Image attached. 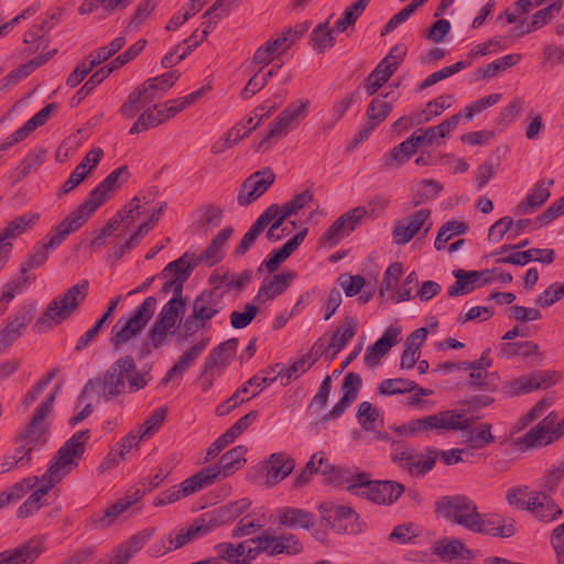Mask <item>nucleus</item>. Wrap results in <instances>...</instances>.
<instances>
[{"label": "nucleus", "instance_id": "obj_1", "mask_svg": "<svg viewBox=\"0 0 564 564\" xmlns=\"http://www.w3.org/2000/svg\"><path fill=\"white\" fill-rule=\"evenodd\" d=\"M445 520L482 535L507 539L516 534V521L498 513H480L473 499L465 495L442 496L434 505Z\"/></svg>", "mask_w": 564, "mask_h": 564}, {"label": "nucleus", "instance_id": "obj_2", "mask_svg": "<svg viewBox=\"0 0 564 564\" xmlns=\"http://www.w3.org/2000/svg\"><path fill=\"white\" fill-rule=\"evenodd\" d=\"M88 280H80L67 289L63 294L54 297L36 319L34 328L41 333L46 328L55 327L66 321L77 310L88 295Z\"/></svg>", "mask_w": 564, "mask_h": 564}, {"label": "nucleus", "instance_id": "obj_3", "mask_svg": "<svg viewBox=\"0 0 564 564\" xmlns=\"http://www.w3.org/2000/svg\"><path fill=\"white\" fill-rule=\"evenodd\" d=\"M90 438L89 430L75 432L56 452L54 462L43 474L44 479L57 484L64 476L75 469L86 452V444Z\"/></svg>", "mask_w": 564, "mask_h": 564}, {"label": "nucleus", "instance_id": "obj_4", "mask_svg": "<svg viewBox=\"0 0 564 564\" xmlns=\"http://www.w3.org/2000/svg\"><path fill=\"white\" fill-rule=\"evenodd\" d=\"M346 490L376 505L391 506L405 492V487L394 480H371L369 473L357 471L355 482L346 486Z\"/></svg>", "mask_w": 564, "mask_h": 564}, {"label": "nucleus", "instance_id": "obj_5", "mask_svg": "<svg viewBox=\"0 0 564 564\" xmlns=\"http://www.w3.org/2000/svg\"><path fill=\"white\" fill-rule=\"evenodd\" d=\"M135 369V362L131 356H124L116 360L105 372L104 379L91 378L84 386L78 400L82 402L88 394L102 390L105 400H111L120 395L126 387L124 379Z\"/></svg>", "mask_w": 564, "mask_h": 564}, {"label": "nucleus", "instance_id": "obj_6", "mask_svg": "<svg viewBox=\"0 0 564 564\" xmlns=\"http://www.w3.org/2000/svg\"><path fill=\"white\" fill-rule=\"evenodd\" d=\"M156 299L148 296L140 305L129 312L127 316H121L110 332L109 341L113 348L118 349L137 337L154 315Z\"/></svg>", "mask_w": 564, "mask_h": 564}, {"label": "nucleus", "instance_id": "obj_7", "mask_svg": "<svg viewBox=\"0 0 564 564\" xmlns=\"http://www.w3.org/2000/svg\"><path fill=\"white\" fill-rule=\"evenodd\" d=\"M473 419L455 410L440 411L437 413L412 420L408 423L409 435L420 432L434 431L442 435L448 431H463L473 425Z\"/></svg>", "mask_w": 564, "mask_h": 564}, {"label": "nucleus", "instance_id": "obj_8", "mask_svg": "<svg viewBox=\"0 0 564 564\" xmlns=\"http://www.w3.org/2000/svg\"><path fill=\"white\" fill-rule=\"evenodd\" d=\"M74 232L64 220L53 226L42 240L35 242L28 253L26 260L22 262L20 267L22 278L28 276V271L42 267L47 261L50 252L57 249Z\"/></svg>", "mask_w": 564, "mask_h": 564}, {"label": "nucleus", "instance_id": "obj_9", "mask_svg": "<svg viewBox=\"0 0 564 564\" xmlns=\"http://www.w3.org/2000/svg\"><path fill=\"white\" fill-rule=\"evenodd\" d=\"M308 100H295L283 109L279 116L269 124L264 137L254 147L256 151H267L272 147V141L288 134L299 123V118L305 116Z\"/></svg>", "mask_w": 564, "mask_h": 564}, {"label": "nucleus", "instance_id": "obj_10", "mask_svg": "<svg viewBox=\"0 0 564 564\" xmlns=\"http://www.w3.org/2000/svg\"><path fill=\"white\" fill-rule=\"evenodd\" d=\"M561 380L562 375L556 370H535L502 382L499 390L505 397L513 398L535 390L551 388Z\"/></svg>", "mask_w": 564, "mask_h": 564}, {"label": "nucleus", "instance_id": "obj_11", "mask_svg": "<svg viewBox=\"0 0 564 564\" xmlns=\"http://www.w3.org/2000/svg\"><path fill=\"white\" fill-rule=\"evenodd\" d=\"M59 386H56L54 391L50 393L45 401L42 402L35 410L34 415L32 416L29 424L19 435L21 441H25L24 445H21L15 448L14 455L22 456L29 446L33 448V446L37 444H43L45 442L44 433L45 429L41 427L40 424L46 419V416L51 413L53 409V403L55 401V395Z\"/></svg>", "mask_w": 564, "mask_h": 564}, {"label": "nucleus", "instance_id": "obj_12", "mask_svg": "<svg viewBox=\"0 0 564 564\" xmlns=\"http://www.w3.org/2000/svg\"><path fill=\"white\" fill-rule=\"evenodd\" d=\"M110 194L111 193L99 182L89 192L87 199L75 210L69 213L63 220L76 232L86 224L90 216L108 200Z\"/></svg>", "mask_w": 564, "mask_h": 564}, {"label": "nucleus", "instance_id": "obj_13", "mask_svg": "<svg viewBox=\"0 0 564 564\" xmlns=\"http://www.w3.org/2000/svg\"><path fill=\"white\" fill-rule=\"evenodd\" d=\"M430 217L431 210L422 208L399 220L392 230L394 243L406 245L421 229H423L422 236H425L433 225Z\"/></svg>", "mask_w": 564, "mask_h": 564}, {"label": "nucleus", "instance_id": "obj_14", "mask_svg": "<svg viewBox=\"0 0 564 564\" xmlns=\"http://www.w3.org/2000/svg\"><path fill=\"white\" fill-rule=\"evenodd\" d=\"M367 209L364 206L355 207L339 216L322 235L319 241L324 245L335 246L344 237L352 232L366 217Z\"/></svg>", "mask_w": 564, "mask_h": 564}, {"label": "nucleus", "instance_id": "obj_15", "mask_svg": "<svg viewBox=\"0 0 564 564\" xmlns=\"http://www.w3.org/2000/svg\"><path fill=\"white\" fill-rule=\"evenodd\" d=\"M275 175L271 169H263L248 176L239 187L237 203L239 206L247 207L274 183Z\"/></svg>", "mask_w": 564, "mask_h": 564}, {"label": "nucleus", "instance_id": "obj_16", "mask_svg": "<svg viewBox=\"0 0 564 564\" xmlns=\"http://www.w3.org/2000/svg\"><path fill=\"white\" fill-rule=\"evenodd\" d=\"M143 486L145 485L143 484ZM147 492L150 491L148 490V487H144L142 489L138 488L132 494L126 495L109 506L106 510L93 514L88 520V525L90 529H106L110 527L122 512L137 503Z\"/></svg>", "mask_w": 564, "mask_h": 564}, {"label": "nucleus", "instance_id": "obj_17", "mask_svg": "<svg viewBox=\"0 0 564 564\" xmlns=\"http://www.w3.org/2000/svg\"><path fill=\"white\" fill-rule=\"evenodd\" d=\"M143 486L145 485L143 484ZM147 492L150 491L148 490V487H144L142 489L138 488L132 494L126 495L109 506L106 510L93 514L88 520V525L90 529H106L110 527L122 512L137 503Z\"/></svg>", "mask_w": 564, "mask_h": 564}, {"label": "nucleus", "instance_id": "obj_18", "mask_svg": "<svg viewBox=\"0 0 564 564\" xmlns=\"http://www.w3.org/2000/svg\"><path fill=\"white\" fill-rule=\"evenodd\" d=\"M495 271H497V269H486L481 271H465L463 269L454 270L453 275L456 281L447 289L448 296L455 297L459 295H466L474 291L476 288L490 283L494 280L492 273Z\"/></svg>", "mask_w": 564, "mask_h": 564}, {"label": "nucleus", "instance_id": "obj_19", "mask_svg": "<svg viewBox=\"0 0 564 564\" xmlns=\"http://www.w3.org/2000/svg\"><path fill=\"white\" fill-rule=\"evenodd\" d=\"M438 458V449L427 447L425 453L415 454L412 451H402L392 458L394 463L408 470L411 475H426L430 473Z\"/></svg>", "mask_w": 564, "mask_h": 564}, {"label": "nucleus", "instance_id": "obj_20", "mask_svg": "<svg viewBox=\"0 0 564 564\" xmlns=\"http://www.w3.org/2000/svg\"><path fill=\"white\" fill-rule=\"evenodd\" d=\"M35 313L33 304L23 305L12 317L8 318L6 326L0 330V352H3L15 339H18Z\"/></svg>", "mask_w": 564, "mask_h": 564}, {"label": "nucleus", "instance_id": "obj_21", "mask_svg": "<svg viewBox=\"0 0 564 564\" xmlns=\"http://www.w3.org/2000/svg\"><path fill=\"white\" fill-rule=\"evenodd\" d=\"M216 529V524L210 514L204 513L199 518L195 519L189 527L181 529L175 538L169 539L170 545L166 550L171 551L181 549L193 541L208 535Z\"/></svg>", "mask_w": 564, "mask_h": 564}, {"label": "nucleus", "instance_id": "obj_22", "mask_svg": "<svg viewBox=\"0 0 564 564\" xmlns=\"http://www.w3.org/2000/svg\"><path fill=\"white\" fill-rule=\"evenodd\" d=\"M558 415L555 411L550 412L538 425L532 427L522 437L517 438L516 443L521 448H534L549 445L554 441H549V435L556 431Z\"/></svg>", "mask_w": 564, "mask_h": 564}, {"label": "nucleus", "instance_id": "obj_23", "mask_svg": "<svg viewBox=\"0 0 564 564\" xmlns=\"http://www.w3.org/2000/svg\"><path fill=\"white\" fill-rule=\"evenodd\" d=\"M44 550L42 538L33 536L17 547L0 552V564H33Z\"/></svg>", "mask_w": 564, "mask_h": 564}, {"label": "nucleus", "instance_id": "obj_24", "mask_svg": "<svg viewBox=\"0 0 564 564\" xmlns=\"http://www.w3.org/2000/svg\"><path fill=\"white\" fill-rule=\"evenodd\" d=\"M246 446L237 445L221 455L217 463L207 466L206 468L212 475L213 480L215 481L219 478H226L241 469L246 464Z\"/></svg>", "mask_w": 564, "mask_h": 564}, {"label": "nucleus", "instance_id": "obj_25", "mask_svg": "<svg viewBox=\"0 0 564 564\" xmlns=\"http://www.w3.org/2000/svg\"><path fill=\"white\" fill-rule=\"evenodd\" d=\"M224 293L205 290L193 302V317L199 322H208L224 308Z\"/></svg>", "mask_w": 564, "mask_h": 564}, {"label": "nucleus", "instance_id": "obj_26", "mask_svg": "<svg viewBox=\"0 0 564 564\" xmlns=\"http://www.w3.org/2000/svg\"><path fill=\"white\" fill-rule=\"evenodd\" d=\"M295 468V460L286 453H273L263 462L262 469L265 471V482L273 486L285 479Z\"/></svg>", "mask_w": 564, "mask_h": 564}, {"label": "nucleus", "instance_id": "obj_27", "mask_svg": "<svg viewBox=\"0 0 564 564\" xmlns=\"http://www.w3.org/2000/svg\"><path fill=\"white\" fill-rule=\"evenodd\" d=\"M401 329L398 326H389L380 338L366 349L364 361L368 367H376L380 359L389 352L400 340Z\"/></svg>", "mask_w": 564, "mask_h": 564}, {"label": "nucleus", "instance_id": "obj_28", "mask_svg": "<svg viewBox=\"0 0 564 564\" xmlns=\"http://www.w3.org/2000/svg\"><path fill=\"white\" fill-rule=\"evenodd\" d=\"M297 273L293 270L282 271L270 279H265L260 286L258 294L253 299L257 303H264L267 300H273L284 293L296 278Z\"/></svg>", "mask_w": 564, "mask_h": 564}, {"label": "nucleus", "instance_id": "obj_29", "mask_svg": "<svg viewBox=\"0 0 564 564\" xmlns=\"http://www.w3.org/2000/svg\"><path fill=\"white\" fill-rule=\"evenodd\" d=\"M330 528L339 534H358L365 530L366 523L360 520L358 513L352 508L348 506H337L335 507Z\"/></svg>", "mask_w": 564, "mask_h": 564}, {"label": "nucleus", "instance_id": "obj_30", "mask_svg": "<svg viewBox=\"0 0 564 564\" xmlns=\"http://www.w3.org/2000/svg\"><path fill=\"white\" fill-rule=\"evenodd\" d=\"M238 344L237 338H230L213 348L204 362L205 372H213L215 370L221 375L235 356Z\"/></svg>", "mask_w": 564, "mask_h": 564}, {"label": "nucleus", "instance_id": "obj_31", "mask_svg": "<svg viewBox=\"0 0 564 564\" xmlns=\"http://www.w3.org/2000/svg\"><path fill=\"white\" fill-rule=\"evenodd\" d=\"M530 501H534L531 506L533 509H527L540 521L551 522L562 514V509L554 502L550 495L542 491H532Z\"/></svg>", "mask_w": 564, "mask_h": 564}, {"label": "nucleus", "instance_id": "obj_32", "mask_svg": "<svg viewBox=\"0 0 564 564\" xmlns=\"http://www.w3.org/2000/svg\"><path fill=\"white\" fill-rule=\"evenodd\" d=\"M554 184L553 180L547 181V185L544 181L536 182L531 188L527 197L521 200L516 207L517 215H529L540 206H542L550 197V186Z\"/></svg>", "mask_w": 564, "mask_h": 564}, {"label": "nucleus", "instance_id": "obj_33", "mask_svg": "<svg viewBox=\"0 0 564 564\" xmlns=\"http://www.w3.org/2000/svg\"><path fill=\"white\" fill-rule=\"evenodd\" d=\"M554 259L555 252L553 249L532 248L525 251L512 252L507 257L499 258L497 262L513 265H525L530 261H538L544 264H550Z\"/></svg>", "mask_w": 564, "mask_h": 564}, {"label": "nucleus", "instance_id": "obj_34", "mask_svg": "<svg viewBox=\"0 0 564 564\" xmlns=\"http://www.w3.org/2000/svg\"><path fill=\"white\" fill-rule=\"evenodd\" d=\"M314 514L305 509L282 507L276 510V522L285 528H301L310 530L313 525Z\"/></svg>", "mask_w": 564, "mask_h": 564}, {"label": "nucleus", "instance_id": "obj_35", "mask_svg": "<svg viewBox=\"0 0 564 564\" xmlns=\"http://www.w3.org/2000/svg\"><path fill=\"white\" fill-rule=\"evenodd\" d=\"M56 50L48 51L41 54L29 62L24 63L20 67L9 72L1 80V89H6L10 86L18 84L20 80L26 78L36 68L47 63L55 54Z\"/></svg>", "mask_w": 564, "mask_h": 564}, {"label": "nucleus", "instance_id": "obj_36", "mask_svg": "<svg viewBox=\"0 0 564 564\" xmlns=\"http://www.w3.org/2000/svg\"><path fill=\"white\" fill-rule=\"evenodd\" d=\"M209 343V338H203L194 346H192L188 350L184 351L178 360L171 367V369L166 372L163 378V383L169 382L175 377H182L184 372L193 365V362L199 357V355L205 350Z\"/></svg>", "mask_w": 564, "mask_h": 564}, {"label": "nucleus", "instance_id": "obj_37", "mask_svg": "<svg viewBox=\"0 0 564 564\" xmlns=\"http://www.w3.org/2000/svg\"><path fill=\"white\" fill-rule=\"evenodd\" d=\"M258 126V122H253V118L250 117L246 121H241L234 126L224 138L218 140L213 147L212 152L219 154L225 152L227 149L234 147L238 141L247 137Z\"/></svg>", "mask_w": 564, "mask_h": 564}, {"label": "nucleus", "instance_id": "obj_38", "mask_svg": "<svg viewBox=\"0 0 564 564\" xmlns=\"http://www.w3.org/2000/svg\"><path fill=\"white\" fill-rule=\"evenodd\" d=\"M234 234V228L228 226L221 229L217 236L212 239L210 243L207 248L200 253L198 261L205 262L207 265L212 267L220 262L225 252L223 250L224 246L228 241V239Z\"/></svg>", "mask_w": 564, "mask_h": 564}, {"label": "nucleus", "instance_id": "obj_39", "mask_svg": "<svg viewBox=\"0 0 564 564\" xmlns=\"http://www.w3.org/2000/svg\"><path fill=\"white\" fill-rule=\"evenodd\" d=\"M39 219V213H24L13 218L3 229L0 230V240L9 241L21 236L26 230L31 229Z\"/></svg>", "mask_w": 564, "mask_h": 564}, {"label": "nucleus", "instance_id": "obj_40", "mask_svg": "<svg viewBox=\"0 0 564 564\" xmlns=\"http://www.w3.org/2000/svg\"><path fill=\"white\" fill-rule=\"evenodd\" d=\"M433 553L440 556L443 561L448 562L462 555L465 560L473 558L471 550L465 547L464 543L458 539H444L434 543Z\"/></svg>", "mask_w": 564, "mask_h": 564}, {"label": "nucleus", "instance_id": "obj_41", "mask_svg": "<svg viewBox=\"0 0 564 564\" xmlns=\"http://www.w3.org/2000/svg\"><path fill=\"white\" fill-rule=\"evenodd\" d=\"M269 539L272 542H268L269 555H278L285 553L289 555H296L303 551V545L297 536L293 533H282L278 536H273L269 533Z\"/></svg>", "mask_w": 564, "mask_h": 564}, {"label": "nucleus", "instance_id": "obj_42", "mask_svg": "<svg viewBox=\"0 0 564 564\" xmlns=\"http://www.w3.org/2000/svg\"><path fill=\"white\" fill-rule=\"evenodd\" d=\"M356 333V324L352 317H346L343 325L336 329L328 345V350H333L332 354H326L327 360H333L335 356L347 345V343L354 337Z\"/></svg>", "mask_w": 564, "mask_h": 564}, {"label": "nucleus", "instance_id": "obj_43", "mask_svg": "<svg viewBox=\"0 0 564 564\" xmlns=\"http://www.w3.org/2000/svg\"><path fill=\"white\" fill-rule=\"evenodd\" d=\"M155 96H151L140 85L128 96L119 112L123 118L130 119L138 115L142 107L152 104Z\"/></svg>", "mask_w": 564, "mask_h": 564}, {"label": "nucleus", "instance_id": "obj_44", "mask_svg": "<svg viewBox=\"0 0 564 564\" xmlns=\"http://www.w3.org/2000/svg\"><path fill=\"white\" fill-rule=\"evenodd\" d=\"M269 214H260L234 250L235 257L245 256L254 245L259 235L269 226Z\"/></svg>", "mask_w": 564, "mask_h": 564}, {"label": "nucleus", "instance_id": "obj_45", "mask_svg": "<svg viewBox=\"0 0 564 564\" xmlns=\"http://www.w3.org/2000/svg\"><path fill=\"white\" fill-rule=\"evenodd\" d=\"M356 417L360 426L368 432L383 426V414L380 409L375 408L369 401H362L357 406Z\"/></svg>", "mask_w": 564, "mask_h": 564}, {"label": "nucleus", "instance_id": "obj_46", "mask_svg": "<svg viewBox=\"0 0 564 564\" xmlns=\"http://www.w3.org/2000/svg\"><path fill=\"white\" fill-rule=\"evenodd\" d=\"M465 434L466 445L475 451L482 449L487 445L495 443L496 438L491 433V424L481 423L478 426L471 429V425L467 430H463Z\"/></svg>", "mask_w": 564, "mask_h": 564}, {"label": "nucleus", "instance_id": "obj_47", "mask_svg": "<svg viewBox=\"0 0 564 564\" xmlns=\"http://www.w3.org/2000/svg\"><path fill=\"white\" fill-rule=\"evenodd\" d=\"M284 365L283 364H275L273 366L267 367L265 369L261 370L259 373L252 376L250 379H248L243 386L249 389V387H254L258 390H254L252 392L251 398L257 397L262 390L271 386L276 378L283 372Z\"/></svg>", "mask_w": 564, "mask_h": 564}, {"label": "nucleus", "instance_id": "obj_48", "mask_svg": "<svg viewBox=\"0 0 564 564\" xmlns=\"http://www.w3.org/2000/svg\"><path fill=\"white\" fill-rule=\"evenodd\" d=\"M251 501L243 498L231 502L227 506L215 509L213 512H208L216 524V528L219 525L232 521L239 516H241L245 511L250 507Z\"/></svg>", "mask_w": 564, "mask_h": 564}, {"label": "nucleus", "instance_id": "obj_49", "mask_svg": "<svg viewBox=\"0 0 564 564\" xmlns=\"http://www.w3.org/2000/svg\"><path fill=\"white\" fill-rule=\"evenodd\" d=\"M187 258L188 252H185L176 260L171 261L161 271L160 275L162 278H166L169 274H174V280L181 281L184 284L191 276V273L193 272L195 267L198 264V260L189 262Z\"/></svg>", "mask_w": 564, "mask_h": 564}, {"label": "nucleus", "instance_id": "obj_50", "mask_svg": "<svg viewBox=\"0 0 564 564\" xmlns=\"http://www.w3.org/2000/svg\"><path fill=\"white\" fill-rule=\"evenodd\" d=\"M178 70L166 72L153 78L144 80L140 86L151 96L161 97L160 94L167 91L180 78Z\"/></svg>", "mask_w": 564, "mask_h": 564}, {"label": "nucleus", "instance_id": "obj_51", "mask_svg": "<svg viewBox=\"0 0 564 564\" xmlns=\"http://www.w3.org/2000/svg\"><path fill=\"white\" fill-rule=\"evenodd\" d=\"M336 32L334 26L328 28V22L317 24L310 34V42L314 51L324 53L335 45L333 33Z\"/></svg>", "mask_w": 564, "mask_h": 564}, {"label": "nucleus", "instance_id": "obj_52", "mask_svg": "<svg viewBox=\"0 0 564 564\" xmlns=\"http://www.w3.org/2000/svg\"><path fill=\"white\" fill-rule=\"evenodd\" d=\"M43 485L36 489L17 510L20 519L28 518L41 508V499L55 486L51 480L42 477Z\"/></svg>", "mask_w": 564, "mask_h": 564}, {"label": "nucleus", "instance_id": "obj_53", "mask_svg": "<svg viewBox=\"0 0 564 564\" xmlns=\"http://www.w3.org/2000/svg\"><path fill=\"white\" fill-rule=\"evenodd\" d=\"M185 299L172 297L162 307L156 321L174 328L180 317L185 313Z\"/></svg>", "mask_w": 564, "mask_h": 564}, {"label": "nucleus", "instance_id": "obj_54", "mask_svg": "<svg viewBox=\"0 0 564 564\" xmlns=\"http://www.w3.org/2000/svg\"><path fill=\"white\" fill-rule=\"evenodd\" d=\"M538 354L539 346L529 340L501 343L498 347V355L501 358H512L514 356L529 357Z\"/></svg>", "mask_w": 564, "mask_h": 564}, {"label": "nucleus", "instance_id": "obj_55", "mask_svg": "<svg viewBox=\"0 0 564 564\" xmlns=\"http://www.w3.org/2000/svg\"><path fill=\"white\" fill-rule=\"evenodd\" d=\"M415 153L413 144L406 138L399 145L391 149L382 156V166L390 169L393 165H401Z\"/></svg>", "mask_w": 564, "mask_h": 564}, {"label": "nucleus", "instance_id": "obj_56", "mask_svg": "<svg viewBox=\"0 0 564 564\" xmlns=\"http://www.w3.org/2000/svg\"><path fill=\"white\" fill-rule=\"evenodd\" d=\"M452 95H441L436 99L429 101L424 109L416 112V122H429L434 117L440 116L452 106Z\"/></svg>", "mask_w": 564, "mask_h": 564}, {"label": "nucleus", "instance_id": "obj_57", "mask_svg": "<svg viewBox=\"0 0 564 564\" xmlns=\"http://www.w3.org/2000/svg\"><path fill=\"white\" fill-rule=\"evenodd\" d=\"M417 388V384L409 379L395 378L386 379L377 387V392L381 395H393L412 392Z\"/></svg>", "mask_w": 564, "mask_h": 564}, {"label": "nucleus", "instance_id": "obj_58", "mask_svg": "<svg viewBox=\"0 0 564 564\" xmlns=\"http://www.w3.org/2000/svg\"><path fill=\"white\" fill-rule=\"evenodd\" d=\"M167 409L164 406L156 408L142 424L135 430L139 432V440L149 438L152 436L163 424L166 417Z\"/></svg>", "mask_w": 564, "mask_h": 564}, {"label": "nucleus", "instance_id": "obj_59", "mask_svg": "<svg viewBox=\"0 0 564 564\" xmlns=\"http://www.w3.org/2000/svg\"><path fill=\"white\" fill-rule=\"evenodd\" d=\"M45 154L46 150L43 148L31 150L17 167V178L22 180L31 172L36 171L42 165Z\"/></svg>", "mask_w": 564, "mask_h": 564}, {"label": "nucleus", "instance_id": "obj_60", "mask_svg": "<svg viewBox=\"0 0 564 564\" xmlns=\"http://www.w3.org/2000/svg\"><path fill=\"white\" fill-rule=\"evenodd\" d=\"M214 480L212 478V475L207 470V468H204L193 475L189 478H186L180 484V491L182 497H187L200 489H203L206 486H209L213 484Z\"/></svg>", "mask_w": 564, "mask_h": 564}, {"label": "nucleus", "instance_id": "obj_61", "mask_svg": "<svg viewBox=\"0 0 564 564\" xmlns=\"http://www.w3.org/2000/svg\"><path fill=\"white\" fill-rule=\"evenodd\" d=\"M109 76V69H97L70 99V107L78 106L98 85Z\"/></svg>", "mask_w": 564, "mask_h": 564}, {"label": "nucleus", "instance_id": "obj_62", "mask_svg": "<svg viewBox=\"0 0 564 564\" xmlns=\"http://www.w3.org/2000/svg\"><path fill=\"white\" fill-rule=\"evenodd\" d=\"M467 231L468 226L464 221L449 220L440 228L434 247L437 250H442L454 235H465Z\"/></svg>", "mask_w": 564, "mask_h": 564}, {"label": "nucleus", "instance_id": "obj_63", "mask_svg": "<svg viewBox=\"0 0 564 564\" xmlns=\"http://www.w3.org/2000/svg\"><path fill=\"white\" fill-rule=\"evenodd\" d=\"M293 252L286 242L281 248L273 249L258 267V272L261 273L264 269L270 273L274 272Z\"/></svg>", "mask_w": 564, "mask_h": 564}, {"label": "nucleus", "instance_id": "obj_64", "mask_svg": "<svg viewBox=\"0 0 564 564\" xmlns=\"http://www.w3.org/2000/svg\"><path fill=\"white\" fill-rule=\"evenodd\" d=\"M147 41L139 40L130 45L123 53L113 58L109 64L102 66L105 69H109V75L135 58L145 47Z\"/></svg>", "mask_w": 564, "mask_h": 564}]
</instances>
